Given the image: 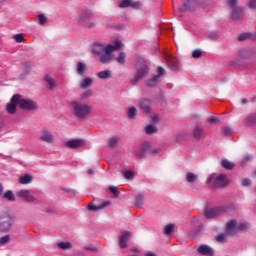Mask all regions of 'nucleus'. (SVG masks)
<instances>
[{
  "label": "nucleus",
  "instance_id": "40",
  "mask_svg": "<svg viewBox=\"0 0 256 256\" xmlns=\"http://www.w3.org/2000/svg\"><path fill=\"white\" fill-rule=\"evenodd\" d=\"M13 39L16 43H23V41H25V38H23V34H15L13 35Z\"/></svg>",
  "mask_w": 256,
  "mask_h": 256
},
{
  "label": "nucleus",
  "instance_id": "1",
  "mask_svg": "<svg viewBox=\"0 0 256 256\" xmlns=\"http://www.w3.org/2000/svg\"><path fill=\"white\" fill-rule=\"evenodd\" d=\"M121 46L120 41H116L115 45H102L99 43H96L92 47V52L96 55H100V62L103 64L109 63L112 60V52L119 49Z\"/></svg>",
  "mask_w": 256,
  "mask_h": 256
},
{
  "label": "nucleus",
  "instance_id": "20",
  "mask_svg": "<svg viewBox=\"0 0 256 256\" xmlns=\"http://www.w3.org/2000/svg\"><path fill=\"white\" fill-rule=\"evenodd\" d=\"M44 80L49 85L50 90H53L55 89V87H57V82H55V79H53V77H51L50 75H46Z\"/></svg>",
  "mask_w": 256,
  "mask_h": 256
},
{
  "label": "nucleus",
  "instance_id": "47",
  "mask_svg": "<svg viewBox=\"0 0 256 256\" xmlns=\"http://www.w3.org/2000/svg\"><path fill=\"white\" fill-rule=\"evenodd\" d=\"M117 142H118V138H117V137H112V138L109 140L108 144H109L110 147L113 148V147L117 144Z\"/></svg>",
  "mask_w": 256,
  "mask_h": 256
},
{
  "label": "nucleus",
  "instance_id": "34",
  "mask_svg": "<svg viewBox=\"0 0 256 256\" xmlns=\"http://www.w3.org/2000/svg\"><path fill=\"white\" fill-rule=\"evenodd\" d=\"M158 131V128L154 125H148L146 128H145V132L146 134L148 135H151V134H154Z\"/></svg>",
  "mask_w": 256,
  "mask_h": 256
},
{
  "label": "nucleus",
  "instance_id": "61",
  "mask_svg": "<svg viewBox=\"0 0 256 256\" xmlns=\"http://www.w3.org/2000/svg\"><path fill=\"white\" fill-rule=\"evenodd\" d=\"M146 256H157V255L152 253V252H149V253L146 254Z\"/></svg>",
  "mask_w": 256,
  "mask_h": 256
},
{
  "label": "nucleus",
  "instance_id": "29",
  "mask_svg": "<svg viewBox=\"0 0 256 256\" xmlns=\"http://www.w3.org/2000/svg\"><path fill=\"white\" fill-rule=\"evenodd\" d=\"M197 179H198V176L192 172H189L186 175V181L188 183H195Z\"/></svg>",
  "mask_w": 256,
  "mask_h": 256
},
{
  "label": "nucleus",
  "instance_id": "53",
  "mask_svg": "<svg viewBox=\"0 0 256 256\" xmlns=\"http://www.w3.org/2000/svg\"><path fill=\"white\" fill-rule=\"evenodd\" d=\"M209 122H210L211 124L220 123V120H219L218 118L212 116V117L209 119Z\"/></svg>",
  "mask_w": 256,
  "mask_h": 256
},
{
  "label": "nucleus",
  "instance_id": "27",
  "mask_svg": "<svg viewBox=\"0 0 256 256\" xmlns=\"http://www.w3.org/2000/svg\"><path fill=\"white\" fill-rule=\"evenodd\" d=\"M57 246L62 251L71 250V248H73V245L70 242H59Z\"/></svg>",
  "mask_w": 256,
  "mask_h": 256
},
{
  "label": "nucleus",
  "instance_id": "43",
  "mask_svg": "<svg viewBox=\"0 0 256 256\" xmlns=\"http://www.w3.org/2000/svg\"><path fill=\"white\" fill-rule=\"evenodd\" d=\"M38 23L40 25H45V23H47V17L43 14L38 15Z\"/></svg>",
  "mask_w": 256,
  "mask_h": 256
},
{
  "label": "nucleus",
  "instance_id": "17",
  "mask_svg": "<svg viewBox=\"0 0 256 256\" xmlns=\"http://www.w3.org/2000/svg\"><path fill=\"white\" fill-rule=\"evenodd\" d=\"M197 3L198 0H184V7L181 10H194V7L197 5Z\"/></svg>",
  "mask_w": 256,
  "mask_h": 256
},
{
  "label": "nucleus",
  "instance_id": "64",
  "mask_svg": "<svg viewBox=\"0 0 256 256\" xmlns=\"http://www.w3.org/2000/svg\"><path fill=\"white\" fill-rule=\"evenodd\" d=\"M94 26H95V24L92 23V24H90V25L88 26V28H93Z\"/></svg>",
  "mask_w": 256,
  "mask_h": 256
},
{
  "label": "nucleus",
  "instance_id": "58",
  "mask_svg": "<svg viewBox=\"0 0 256 256\" xmlns=\"http://www.w3.org/2000/svg\"><path fill=\"white\" fill-rule=\"evenodd\" d=\"M151 121L152 122H157L158 121V117L156 115L152 116Z\"/></svg>",
  "mask_w": 256,
  "mask_h": 256
},
{
  "label": "nucleus",
  "instance_id": "63",
  "mask_svg": "<svg viewBox=\"0 0 256 256\" xmlns=\"http://www.w3.org/2000/svg\"><path fill=\"white\" fill-rule=\"evenodd\" d=\"M242 103H243V104H247V103H248L247 99H245V98L242 99Z\"/></svg>",
  "mask_w": 256,
  "mask_h": 256
},
{
  "label": "nucleus",
  "instance_id": "59",
  "mask_svg": "<svg viewBox=\"0 0 256 256\" xmlns=\"http://www.w3.org/2000/svg\"><path fill=\"white\" fill-rule=\"evenodd\" d=\"M94 174V170L93 169H89L88 170V175H93Z\"/></svg>",
  "mask_w": 256,
  "mask_h": 256
},
{
  "label": "nucleus",
  "instance_id": "28",
  "mask_svg": "<svg viewBox=\"0 0 256 256\" xmlns=\"http://www.w3.org/2000/svg\"><path fill=\"white\" fill-rule=\"evenodd\" d=\"M140 108L144 112H149L150 111V101L148 99H143L140 102Z\"/></svg>",
  "mask_w": 256,
  "mask_h": 256
},
{
  "label": "nucleus",
  "instance_id": "8",
  "mask_svg": "<svg viewBox=\"0 0 256 256\" xmlns=\"http://www.w3.org/2000/svg\"><path fill=\"white\" fill-rule=\"evenodd\" d=\"M146 155H150V143L144 142L140 150L136 153V157H146Z\"/></svg>",
  "mask_w": 256,
  "mask_h": 256
},
{
  "label": "nucleus",
  "instance_id": "41",
  "mask_svg": "<svg viewBox=\"0 0 256 256\" xmlns=\"http://www.w3.org/2000/svg\"><path fill=\"white\" fill-rule=\"evenodd\" d=\"M137 113V109L135 107H131L128 112H127V115L130 119L134 118V116L136 115Z\"/></svg>",
  "mask_w": 256,
  "mask_h": 256
},
{
  "label": "nucleus",
  "instance_id": "42",
  "mask_svg": "<svg viewBox=\"0 0 256 256\" xmlns=\"http://www.w3.org/2000/svg\"><path fill=\"white\" fill-rule=\"evenodd\" d=\"M125 58H126V54L123 52H120L119 56L117 57V62L120 64H124L125 63Z\"/></svg>",
  "mask_w": 256,
  "mask_h": 256
},
{
  "label": "nucleus",
  "instance_id": "44",
  "mask_svg": "<svg viewBox=\"0 0 256 256\" xmlns=\"http://www.w3.org/2000/svg\"><path fill=\"white\" fill-rule=\"evenodd\" d=\"M109 191H110V193L115 195V197H118V195H120V192H119V190L117 189L116 186H110Z\"/></svg>",
  "mask_w": 256,
  "mask_h": 256
},
{
  "label": "nucleus",
  "instance_id": "11",
  "mask_svg": "<svg viewBox=\"0 0 256 256\" xmlns=\"http://www.w3.org/2000/svg\"><path fill=\"white\" fill-rule=\"evenodd\" d=\"M197 251L202 256H214L212 248L208 245H201Z\"/></svg>",
  "mask_w": 256,
  "mask_h": 256
},
{
  "label": "nucleus",
  "instance_id": "35",
  "mask_svg": "<svg viewBox=\"0 0 256 256\" xmlns=\"http://www.w3.org/2000/svg\"><path fill=\"white\" fill-rule=\"evenodd\" d=\"M159 82V75L154 76L152 79L147 81V85L150 87H154Z\"/></svg>",
  "mask_w": 256,
  "mask_h": 256
},
{
  "label": "nucleus",
  "instance_id": "55",
  "mask_svg": "<svg viewBox=\"0 0 256 256\" xmlns=\"http://www.w3.org/2000/svg\"><path fill=\"white\" fill-rule=\"evenodd\" d=\"M249 7L250 8H256V0H250Z\"/></svg>",
  "mask_w": 256,
  "mask_h": 256
},
{
  "label": "nucleus",
  "instance_id": "5",
  "mask_svg": "<svg viewBox=\"0 0 256 256\" xmlns=\"http://www.w3.org/2000/svg\"><path fill=\"white\" fill-rule=\"evenodd\" d=\"M19 99H21V95L15 94L11 98V103H8L6 105V111L7 113H10V115H13L17 112V105L19 103Z\"/></svg>",
  "mask_w": 256,
  "mask_h": 256
},
{
  "label": "nucleus",
  "instance_id": "21",
  "mask_svg": "<svg viewBox=\"0 0 256 256\" xmlns=\"http://www.w3.org/2000/svg\"><path fill=\"white\" fill-rule=\"evenodd\" d=\"M31 181H33V177H31L29 174L19 177V183L21 185H29Z\"/></svg>",
  "mask_w": 256,
  "mask_h": 256
},
{
  "label": "nucleus",
  "instance_id": "2",
  "mask_svg": "<svg viewBox=\"0 0 256 256\" xmlns=\"http://www.w3.org/2000/svg\"><path fill=\"white\" fill-rule=\"evenodd\" d=\"M15 219L7 212L0 213V233H9L13 229Z\"/></svg>",
  "mask_w": 256,
  "mask_h": 256
},
{
  "label": "nucleus",
  "instance_id": "57",
  "mask_svg": "<svg viewBox=\"0 0 256 256\" xmlns=\"http://www.w3.org/2000/svg\"><path fill=\"white\" fill-rule=\"evenodd\" d=\"M246 224H241L240 226H239V230L240 231H244V229H246Z\"/></svg>",
  "mask_w": 256,
  "mask_h": 256
},
{
  "label": "nucleus",
  "instance_id": "38",
  "mask_svg": "<svg viewBox=\"0 0 256 256\" xmlns=\"http://www.w3.org/2000/svg\"><path fill=\"white\" fill-rule=\"evenodd\" d=\"M174 224H168L164 227V235L169 236L173 232Z\"/></svg>",
  "mask_w": 256,
  "mask_h": 256
},
{
  "label": "nucleus",
  "instance_id": "9",
  "mask_svg": "<svg viewBox=\"0 0 256 256\" xmlns=\"http://www.w3.org/2000/svg\"><path fill=\"white\" fill-rule=\"evenodd\" d=\"M236 225H237L236 220L229 221L226 225V235L235 236L236 235V229H237Z\"/></svg>",
  "mask_w": 256,
  "mask_h": 256
},
{
  "label": "nucleus",
  "instance_id": "30",
  "mask_svg": "<svg viewBox=\"0 0 256 256\" xmlns=\"http://www.w3.org/2000/svg\"><path fill=\"white\" fill-rule=\"evenodd\" d=\"M222 167H224V169L232 171V169H234L235 165L232 162H230L229 160L225 159L222 161Z\"/></svg>",
  "mask_w": 256,
  "mask_h": 256
},
{
  "label": "nucleus",
  "instance_id": "33",
  "mask_svg": "<svg viewBox=\"0 0 256 256\" xmlns=\"http://www.w3.org/2000/svg\"><path fill=\"white\" fill-rule=\"evenodd\" d=\"M3 198L8 201H15V194H13V191L8 190L3 194Z\"/></svg>",
  "mask_w": 256,
  "mask_h": 256
},
{
  "label": "nucleus",
  "instance_id": "3",
  "mask_svg": "<svg viewBox=\"0 0 256 256\" xmlns=\"http://www.w3.org/2000/svg\"><path fill=\"white\" fill-rule=\"evenodd\" d=\"M71 106L74 110V114L80 119L85 118L91 112V107H89L86 104H81L76 101H73L71 103Z\"/></svg>",
  "mask_w": 256,
  "mask_h": 256
},
{
  "label": "nucleus",
  "instance_id": "7",
  "mask_svg": "<svg viewBox=\"0 0 256 256\" xmlns=\"http://www.w3.org/2000/svg\"><path fill=\"white\" fill-rule=\"evenodd\" d=\"M85 145V141L83 139H72L66 142V146L70 149H78Z\"/></svg>",
  "mask_w": 256,
  "mask_h": 256
},
{
  "label": "nucleus",
  "instance_id": "50",
  "mask_svg": "<svg viewBox=\"0 0 256 256\" xmlns=\"http://www.w3.org/2000/svg\"><path fill=\"white\" fill-rule=\"evenodd\" d=\"M192 56L194 58H200L202 56V51L197 49V50H194L193 53H192Z\"/></svg>",
  "mask_w": 256,
  "mask_h": 256
},
{
  "label": "nucleus",
  "instance_id": "45",
  "mask_svg": "<svg viewBox=\"0 0 256 256\" xmlns=\"http://www.w3.org/2000/svg\"><path fill=\"white\" fill-rule=\"evenodd\" d=\"M238 1H239V0H229V1H228V6H229V8H230V9L238 8V7H237Z\"/></svg>",
  "mask_w": 256,
  "mask_h": 256
},
{
  "label": "nucleus",
  "instance_id": "22",
  "mask_svg": "<svg viewBox=\"0 0 256 256\" xmlns=\"http://www.w3.org/2000/svg\"><path fill=\"white\" fill-rule=\"evenodd\" d=\"M110 205V202H104L100 206H96L94 204H89L88 209L89 211H99V209H105V207H108Z\"/></svg>",
  "mask_w": 256,
  "mask_h": 256
},
{
  "label": "nucleus",
  "instance_id": "24",
  "mask_svg": "<svg viewBox=\"0 0 256 256\" xmlns=\"http://www.w3.org/2000/svg\"><path fill=\"white\" fill-rule=\"evenodd\" d=\"M98 78L100 79H104V80H107L109 78L112 77V72L110 70H104V71H100L98 74H97Z\"/></svg>",
  "mask_w": 256,
  "mask_h": 256
},
{
  "label": "nucleus",
  "instance_id": "16",
  "mask_svg": "<svg viewBox=\"0 0 256 256\" xmlns=\"http://www.w3.org/2000/svg\"><path fill=\"white\" fill-rule=\"evenodd\" d=\"M166 61L168 62V65L172 70L178 69L179 61L176 58L171 56H166Z\"/></svg>",
  "mask_w": 256,
  "mask_h": 256
},
{
  "label": "nucleus",
  "instance_id": "62",
  "mask_svg": "<svg viewBox=\"0 0 256 256\" xmlns=\"http://www.w3.org/2000/svg\"><path fill=\"white\" fill-rule=\"evenodd\" d=\"M85 250H87V251H93L92 247H85Z\"/></svg>",
  "mask_w": 256,
  "mask_h": 256
},
{
  "label": "nucleus",
  "instance_id": "49",
  "mask_svg": "<svg viewBox=\"0 0 256 256\" xmlns=\"http://www.w3.org/2000/svg\"><path fill=\"white\" fill-rule=\"evenodd\" d=\"M226 236H228V234H220L216 237L217 242L222 243L225 239Z\"/></svg>",
  "mask_w": 256,
  "mask_h": 256
},
{
  "label": "nucleus",
  "instance_id": "18",
  "mask_svg": "<svg viewBox=\"0 0 256 256\" xmlns=\"http://www.w3.org/2000/svg\"><path fill=\"white\" fill-rule=\"evenodd\" d=\"M245 126L250 127L256 125V113L249 115L245 121H244Z\"/></svg>",
  "mask_w": 256,
  "mask_h": 256
},
{
  "label": "nucleus",
  "instance_id": "14",
  "mask_svg": "<svg viewBox=\"0 0 256 256\" xmlns=\"http://www.w3.org/2000/svg\"><path fill=\"white\" fill-rule=\"evenodd\" d=\"M18 105H19L20 109H24L26 111L29 109H33V101H31V100L20 98L18 101Z\"/></svg>",
  "mask_w": 256,
  "mask_h": 256
},
{
  "label": "nucleus",
  "instance_id": "56",
  "mask_svg": "<svg viewBox=\"0 0 256 256\" xmlns=\"http://www.w3.org/2000/svg\"><path fill=\"white\" fill-rule=\"evenodd\" d=\"M93 92L91 90H88L86 91L84 94H83V97H90L92 96Z\"/></svg>",
  "mask_w": 256,
  "mask_h": 256
},
{
  "label": "nucleus",
  "instance_id": "36",
  "mask_svg": "<svg viewBox=\"0 0 256 256\" xmlns=\"http://www.w3.org/2000/svg\"><path fill=\"white\" fill-rule=\"evenodd\" d=\"M85 70H86V65L82 62H79L77 64V69H76L77 73L79 75H82L85 72Z\"/></svg>",
  "mask_w": 256,
  "mask_h": 256
},
{
  "label": "nucleus",
  "instance_id": "39",
  "mask_svg": "<svg viewBox=\"0 0 256 256\" xmlns=\"http://www.w3.org/2000/svg\"><path fill=\"white\" fill-rule=\"evenodd\" d=\"M203 133V129L199 128V127H196L194 132H193V136L196 138V139H200L201 135Z\"/></svg>",
  "mask_w": 256,
  "mask_h": 256
},
{
  "label": "nucleus",
  "instance_id": "54",
  "mask_svg": "<svg viewBox=\"0 0 256 256\" xmlns=\"http://www.w3.org/2000/svg\"><path fill=\"white\" fill-rule=\"evenodd\" d=\"M232 132H233V130H232L230 127H227V128H225V130H224V134H225V135H230V134H232Z\"/></svg>",
  "mask_w": 256,
  "mask_h": 256
},
{
  "label": "nucleus",
  "instance_id": "10",
  "mask_svg": "<svg viewBox=\"0 0 256 256\" xmlns=\"http://www.w3.org/2000/svg\"><path fill=\"white\" fill-rule=\"evenodd\" d=\"M130 233L128 231H124L121 236L119 237V247L120 249L127 248V242L129 240Z\"/></svg>",
  "mask_w": 256,
  "mask_h": 256
},
{
  "label": "nucleus",
  "instance_id": "6",
  "mask_svg": "<svg viewBox=\"0 0 256 256\" xmlns=\"http://www.w3.org/2000/svg\"><path fill=\"white\" fill-rule=\"evenodd\" d=\"M213 179H215L214 187H226V185H228L226 174H220L216 178L215 176L211 175L210 178L208 179V182L210 183V181H213Z\"/></svg>",
  "mask_w": 256,
  "mask_h": 256
},
{
  "label": "nucleus",
  "instance_id": "60",
  "mask_svg": "<svg viewBox=\"0 0 256 256\" xmlns=\"http://www.w3.org/2000/svg\"><path fill=\"white\" fill-rule=\"evenodd\" d=\"M3 195V185L0 184V197Z\"/></svg>",
  "mask_w": 256,
  "mask_h": 256
},
{
  "label": "nucleus",
  "instance_id": "48",
  "mask_svg": "<svg viewBox=\"0 0 256 256\" xmlns=\"http://www.w3.org/2000/svg\"><path fill=\"white\" fill-rule=\"evenodd\" d=\"M251 184H252V181L250 179H248V178L243 179L242 183H241V185L243 187H249Z\"/></svg>",
  "mask_w": 256,
  "mask_h": 256
},
{
  "label": "nucleus",
  "instance_id": "46",
  "mask_svg": "<svg viewBox=\"0 0 256 256\" xmlns=\"http://www.w3.org/2000/svg\"><path fill=\"white\" fill-rule=\"evenodd\" d=\"M124 178L128 179L129 181H131L132 179H134V174L132 171H126L124 173Z\"/></svg>",
  "mask_w": 256,
  "mask_h": 256
},
{
  "label": "nucleus",
  "instance_id": "31",
  "mask_svg": "<svg viewBox=\"0 0 256 256\" xmlns=\"http://www.w3.org/2000/svg\"><path fill=\"white\" fill-rule=\"evenodd\" d=\"M91 12L89 10H82L80 13V20L86 21L90 18Z\"/></svg>",
  "mask_w": 256,
  "mask_h": 256
},
{
  "label": "nucleus",
  "instance_id": "37",
  "mask_svg": "<svg viewBox=\"0 0 256 256\" xmlns=\"http://www.w3.org/2000/svg\"><path fill=\"white\" fill-rule=\"evenodd\" d=\"M135 199H136L135 206L136 207H142V204H143V201H144L143 194H138Z\"/></svg>",
  "mask_w": 256,
  "mask_h": 256
},
{
  "label": "nucleus",
  "instance_id": "4",
  "mask_svg": "<svg viewBox=\"0 0 256 256\" xmlns=\"http://www.w3.org/2000/svg\"><path fill=\"white\" fill-rule=\"evenodd\" d=\"M136 70H137V73L135 75V78L133 80H131V83L133 85H135L143 76L148 74L149 67L147 66V64L144 61H139L136 64Z\"/></svg>",
  "mask_w": 256,
  "mask_h": 256
},
{
  "label": "nucleus",
  "instance_id": "13",
  "mask_svg": "<svg viewBox=\"0 0 256 256\" xmlns=\"http://www.w3.org/2000/svg\"><path fill=\"white\" fill-rule=\"evenodd\" d=\"M16 195L20 197V199H24V201H33V195L29 190H20Z\"/></svg>",
  "mask_w": 256,
  "mask_h": 256
},
{
  "label": "nucleus",
  "instance_id": "19",
  "mask_svg": "<svg viewBox=\"0 0 256 256\" xmlns=\"http://www.w3.org/2000/svg\"><path fill=\"white\" fill-rule=\"evenodd\" d=\"M248 39L256 40V33L254 35L252 33H242L238 35L239 41H245Z\"/></svg>",
  "mask_w": 256,
  "mask_h": 256
},
{
  "label": "nucleus",
  "instance_id": "51",
  "mask_svg": "<svg viewBox=\"0 0 256 256\" xmlns=\"http://www.w3.org/2000/svg\"><path fill=\"white\" fill-rule=\"evenodd\" d=\"M157 72H158L157 76H159V78H160L161 75L166 73V71L163 67H158Z\"/></svg>",
  "mask_w": 256,
  "mask_h": 256
},
{
  "label": "nucleus",
  "instance_id": "52",
  "mask_svg": "<svg viewBox=\"0 0 256 256\" xmlns=\"http://www.w3.org/2000/svg\"><path fill=\"white\" fill-rule=\"evenodd\" d=\"M160 152V148L149 150V155H157Z\"/></svg>",
  "mask_w": 256,
  "mask_h": 256
},
{
  "label": "nucleus",
  "instance_id": "12",
  "mask_svg": "<svg viewBox=\"0 0 256 256\" xmlns=\"http://www.w3.org/2000/svg\"><path fill=\"white\" fill-rule=\"evenodd\" d=\"M232 10V14H231V18L234 20V21H237L239 19H241L244 15V9L242 7H235Z\"/></svg>",
  "mask_w": 256,
  "mask_h": 256
},
{
  "label": "nucleus",
  "instance_id": "26",
  "mask_svg": "<svg viewBox=\"0 0 256 256\" xmlns=\"http://www.w3.org/2000/svg\"><path fill=\"white\" fill-rule=\"evenodd\" d=\"M11 243V235L6 234L0 237V247H5V245H9Z\"/></svg>",
  "mask_w": 256,
  "mask_h": 256
},
{
  "label": "nucleus",
  "instance_id": "32",
  "mask_svg": "<svg viewBox=\"0 0 256 256\" xmlns=\"http://www.w3.org/2000/svg\"><path fill=\"white\" fill-rule=\"evenodd\" d=\"M93 83V80L91 78H85L84 80H82L80 87L82 89H86L87 87L91 86Z\"/></svg>",
  "mask_w": 256,
  "mask_h": 256
},
{
  "label": "nucleus",
  "instance_id": "23",
  "mask_svg": "<svg viewBox=\"0 0 256 256\" xmlns=\"http://www.w3.org/2000/svg\"><path fill=\"white\" fill-rule=\"evenodd\" d=\"M138 6L137 2H133L132 0H123L120 4V8H127V7H136Z\"/></svg>",
  "mask_w": 256,
  "mask_h": 256
},
{
  "label": "nucleus",
  "instance_id": "15",
  "mask_svg": "<svg viewBox=\"0 0 256 256\" xmlns=\"http://www.w3.org/2000/svg\"><path fill=\"white\" fill-rule=\"evenodd\" d=\"M220 213V210L218 208H207L205 209L204 215L206 219H213V217H216Z\"/></svg>",
  "mask_w": 256,
  "mask_h": 256
},
{
  "label": "nucleus",
  "instance_id": "25",
  "mask_svg": "<svg viewBox=\"0 0 256 256\" xmlns=\"http://www.w3.org/2000/svg\"><path fill=\"white\" fill-rule=\"evenodd\" d=\"M41 140L51 143L53 141V135L49 133V131L44 130L42 136L40 137Z\"/></svg>",
  "mask_w": 256,
  "mask_h": 256
}]
</instances>
